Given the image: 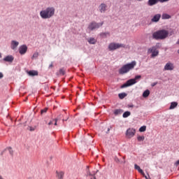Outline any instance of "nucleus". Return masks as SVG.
<instances>
[{
  "mask_svg": "<svg viewBox=\"0 0 179 179\" xmlns=\"http://www.w3.org/2000/svg\"><path fill=\"white\" fill-rule=\"evenodd\" d=\"M119 98L122 100V99H124V97H127V94L125 92L120 93L118 94Z\"/></svg>",
  "mask_w": 179,
  "mask_h": 179,
  "instance_id": "4be33fe9",
  "label": "nucleus"
},
{
  "mask_svg": "<svg viewBox=\"0 0 179 179\" xmlns=\"http://www.w3.org/2000/svg\"><path fill=\"white\" fill-rule=\"evenodd\" d=\"M59 120H61V115L59 116V118H56L55 120H54V122H55V125H57V122Z\"/></svg>",
  "mask_w": 179,
  "mask_h": 179,
  "instance_id": "f704fd0d",
  "label": "nucleus"
},
{
  "mask_svg": "<svg viewBox=\"0 0 179 179\" xmlns=\"http://www.w3.org/2000/svg\"><path fill=\"white\" fill-rule=\"evenodd\" d=\"M137 141H138V142H141L142 141H145V136H139L137 137Z\"/></svg>",
  "mask_w": 179,
  "mask_h": 179,
  "instance_id": "bb28decb",
  "label": "nucleus"
},
{
  "mask_svg": "<svg viewBox=\"0 0 179 179\" xmlns=\"http://www.w3.org/2000/svg\"><path fill=\"white\" fill-rule=\"evenodd\" d=\"M173 69H174V64H173L172 63H166L164 66L165 71H173Z\"/></svg>",
  "mask_w": 179,
  "mask_h": 179,
  "instance_id": "9b49d317",
  "label": "nucleus"
},
{
  "mask_svg": "<svg viewBox=\"0 0 179 179\" xmlns=\"http://www.w3.org/2000/svg\"><path fill=\"white\" fill-rule=\"evenodd\" d=\"M38 58V52H36L31 57V59H36Z\"/></svg>",
  "mask_w": 179,
  "mask_h": 179,
  "instance_id": "b1692460",
  "label": "nucleus"
},
{
  "mask_svg": "<svg viewBox=\"0 0 179 179\" xmlns=\"http://www.w3.org/2000/svg\"><path fill=\"white\" fill-rule=\"evenodd\" d=\"M28 75L29 76H38V71L34 70L29 71H28Z\"/></svg>",
  "mask_w": 179,
  "mask_h": 179,
  "instance_id": "dca6fc26",
  "label": "nucleus"
},
{
  "mask_svg": "<svg viewBox=\"0 0 179 179\" xmlns=\"http://www.w3.org/2000/svg\"><path fill=\"white\" fill-rule=\"evenodd\" d=\"M152 37L155 40H164L169 37V31L166 29H161L152 34Z\"/></svg>",
  "mask_w": 179,
  "mask_h": 179,
  "instance_id": "7ed1b4c3",
  "label": "nucleus"
},
{
  "mask_svg": "<svg viewBox=\"0 0 179 179\" xmlns=\"http://www.w3.org/2000/svg\"><path fill=\"white\" fill-rule=\"evenodd\" d=\"M63 121H66V120H65V119H63Z\"/></svg>",
  "mask_w": 179,
  "mask_h": 179,
  "instance_id": "58836bf2",
  "label": "nucleus"
},
{
  "mask_svg": "<svg viewBox=\"0 0 179 179\" xmlns=\"http://www.w3.org/2000/svg\"><path fill=\"white\" fill-rule=\"evenodd\" d=\"M134 169L136 170H138V173H140V174H142V176H145V172H143V170H142L141 169V167L139 166H138V164H134Z\"/></svg>",
  "mask_w": 179,
  "mask_h": 179,
  "instance_id": "2eb2a0df",
  "label": "nucleus"
},
{
  "mask_svg": "<svg viewBox=\"0 0 179 179\" xmlns=\"http://www.w3.org/2000/svg\"><path fill=\"white\" fill-rule=\"evenodd\" d=\"M150 94V91H149L148 90H145L143 93V97H149V95Z\"/></svg>",
  "mask_w": 179,
  "mask_h": 179,
  "instance_id": "aec40b11",
  "label": "nucleus"
},
{
  "mask_svg": "<svg viewBox=\"0 0 179 179\" xmlns=\"http://www.w3.org/2000/svg\"><path fill=\"white\" fill-rule=\"evenodd\" d=\"M123 159H125V157H123ZM116 162L117 163H121V164H125V160H124L123 162H120V159L117 158Z\"/></svg>",
  "mask_w": 179,
  "mask_h": 179,
  "instance_id": "7c9ffc66",
  "label": "nucleus"
},
{
  "mask_svg": "<svg viewBox=\"0 0 179 179\" xmlns=\"http://www.w3.org/2000/svg\"><path fill=\"white\" fill-rule=\"evenodd\" d=\"M3 78V74L2 73H0V79H2Z\"/></svg>",
  "mask_w": 179,
  "mask_h": 179,
  "instance_id": "e433bc0d",
  "label": "nucleus"
},
{
  "mask_svg": "<svg viewBox=\"0 0 179 179\" xmlns=\"http://www.w3.org/2000/svg\"><path fill=\"white\" fill-rule=\"evenodd\" d=\"M54 121H55V120H51V121L48 123V125H52V124H54Z\"/></svg>",
  "mask_w": 179,
  "mask_h": 179,
  "instance_id": "c9c22d12",
  "label": "nucleus"
},
{
  "mask_svg": "<svg viewBox=\"0 0 179 179\" xmlns=\"http://www.w3.org/2000/svg\"><path fill=\"white\" fill-rule=\"evenodd\" d=\"M55 15V8L48 7L40 12V16L42 19H51Z\"/></svg>",
  "mask_w": 179,
  "mask_h": 179,
  "instance_id": "f257e3e1",
  "label": "nucleus"
},
{
  "mask_svg": "<svg viewBox=\"0 0 179 179\" xmlns=\"http://www.w3.org/2000/svg\"><path fill=\"white\" fill-rule=\"evenodd\" d=\"M160 17H162V15L160 14H156L154 15V17L152 18L151 21L153 22H157L159 20H160Z\"/></svg>",
  "mask_w": 179,
  "mask_h": 179,
  "instance_id": "f8f14e48",
  "label": "nucleus"
},
{
  "mask_svg": "<svg viewBox=\"0 0 179 179\" xmlns=\"http://www.w3.org/2000/svg\"><path fill=\"white\" fill-rule=\"evenodd\" d=\"M7 150H8L10 155H11V156H13V150H12V148L8 147L7 148Z\"/></svg>",
  "mask_w": 179,
  "mask_h": 179,
  "instance_id": "c756f323",
  "label": "nucleus"
},
{
  "mask_svg": "<svg viewBox=\"0 0 179 179\" xmlns=\"http://www.w3.org/2000/svg\"><path fill=\"white\" fill-rule=\"evenodd\" d=\"M0 57H1V55H0Z\"/></svg>",
  "mask_w": 179,
  "mask_h": 179,
  "instance_id": "a19ab883",
  "label": "nucleus"
},
{
  "mask_svg": "<svg viewBox=\"0 0 179 179\" xmlns=\"http://www.w3.org/2000/svg\"><path fill=\"white\" fill-rule=\"evenodd\" d=\"M103 22H100V23H97L96 22H92L91 23H90L89 26H88V29L89 30L93 31V30H96V29H99V27H101V26H103Z\"/></svg>",
  "mask_w": 179,
  "mask_h": 179,
  "instance_id": "423d86ee",
  "label": "nucleus"
},
{
  "mask_svg": "<svg viewBox=\"0 0 179 179\" xmlns=\"http://www.w3.org/2000/svg\"><path fill=\"white\" fill-rule=\"evenodd\" d=\"M120 113H121V110L120 109H117L115 110L114 113L115 114V115H117V114H120Z\"/></svg>",
  "mask_w": 179,
  "mask_h": 179,
  "instance_id": "72a5a7b5",
  "label": "nucleus"
},
{
  "mask_svg": "<svg viewBox=\"0 0 179 179\" xmlns=\"http://www.w3.org/2000/svg\"><path fill=\"white\" fill-rule=\"evenodd\" d=\"M157 50V46H152V48H150L148 50V54H152V52Z\"/></svg>",
  "mask_w": 179,
  "mask_h": 179,
  "instance_id": "f3484780",
  "label": "nucleus"
},
{
  "mask_svg": "<svg viewBox=\"0 0 179 179\" xmlns=\"http://www.w3.org/2000/svg\"><path fill=\"white\" fill-rule=\"evenodd\" d=\"M143 177H145V179H148V176H146L145 175H143Z\"/></svg>",
  "mask_w": 179,
  "mask_h": 179,
  "instance_id": "4c0bfd02",
  "label": "nucleus"
},
{
  "mask_svg": "<svg viewBox=\"0 0 179 179\" xmlns=\"http://www.w3.org/2000/svg\"><path fill=\"white\" fill-rule=\"evenodd\" d=\"M170 0H148V6H153L154 5H156L158 2H160V3H164V2H169Z\"/></svg>",
  "mask_w": 179,
  "mask_h": 179,
  "instance_id": "0eeeda50",
  "label": "nucleus"
},
{
  "mask_svg": "<svg viewBox=\"0 0 179 179\" xmlns=\"http://www.w3.org/2000/svg\"><path fill=\"white\" fill-rule=\"evenodd\" d=\"M136 133V130H135L134 128H129L127 130L126 135L127 138H132L135 136Z\"/></svg>",
  "mask_w": 179,
  "mask_h": 179,
  "instance_id": "6e6552de",
  "label": "nucleus"
},
{
  "mask_svg": "<svg viewBox=\"0 0 179 179\" xmlns=\"http://www.w3.org/2000/svg\"><path fill=\"white\" fill-rule=\"evenodd\" d=\"M158 55H159V50H157L152 52V57H157Z\"/></svg>",
  "mask_w": 179,
  "mask_h": 179,
  "instance_id": "a878e982",
  "label": "nucleus"
},
{
  "mask_svg": "<svg viewBox=\"0 0 179 179\" xmlns=\"http://www.w3.org/2000/svg\"><path fill=\"white\" fill-rule=\"evenodd\" d=\"M50 66H52V64H51Z\"/></svg>",
  "mask_w": 179,
  "mask_h": 179,
  "instance_id": "ea45409f",
  "label": "nucleus"
},
{
  "mask_svg": "<svg viewBox=\"0 0 179 179\" xmlns=\"http://www.w3.org/2000/svg\"><path fill=\"white\" fill-rule=\"evenodd\" d=\"M178 106V103L171 102V106L169 107V110H174V108H176V107H177Z\"/></svg>",
  "mask_w": 179,
  "mask_h": 179,
  "instance_id": "a211bd4d",
  "label": "nucleus"
},
{
  "mask_svg": "<svg viewBox=\"0 0 179 179\" xmlns=\"http://www.w3.org/2000/svg\"><path fill=\"white\" fill-rule=\"evenodd\" d=\"M88 43L90 44H94L96 43V39H94V38H90L89 40H88Z\"/></svg>",
  "mask_w": 179,
  "mask_h": 179,
  "instance_id": "5701e85b",
  "label": "nucleus"
},
{
  "mask_svg": "<svg viewBox=\"0 0 179 179\" xmlns=\"http://www.w3.org/2000/svg\"><path fill=\"white\" fill-rule=\"evenodd\" d=\"M145 131H146V126H143V127H140V129H139L140 132H145Z\"/></svg>",
  "mask_w": 179,
  "mask_h": 179,
  "instance_id": "c85d7f7f",
  "label": "nucleus"
},
{
  "mask_svg": "<svg viewBox=\"0 0 179 179\" xmlns=\"http://www.w3.org/2000/svg\"><path fill=\"white\" fill-rule=\"evenodd\" d=\"M170 17H171V16H170V15H169V14H163L162 15V19H170Z\"/></svg>",
  "mask_w": 179,
  "mask_h": 179,
  "instance_id": "cd10ccee",
  "label": "nucleus"
},
{
  "mask_svg": "<svg viewBox=\"0 0 179 179\" xmlns=\"http://www.w3.org/2000/svg\"><path fill=\"white\" fill-rule=\"evenodd\" d=\"M64 172H57V177L58 179H64Z\"/></svg>",
  "mask_w": 179,
  "mask_h": 179,
  "instance_id": "6ab92c4d",
  "label": "nucleus"
},
{
  "mask_svg": "<svg viewBox=\"0 0 179 179\" xmlns=\"http://www.w3.org/2000/svg\"><path fill=\"white\" fill-rule=\"evenodd\" d=\"M126 45L122 43H111L108 45V49L110 51H114L115 50H118V48H125Z\"/></svg>",
  "mask_w": 179,
  "mask_h": 179,
  "instance_id": "39448f33",
  "label": "nucleus"
},
{
  "mask_svg": "<svg viewBox=\"0 0 179 179\" xmlns=\"http://www.w3.org/2000/svg\"><path fill=\"white\" fill-rule=\"evenodd\" d=\"M141 78L142 76H136L135 78L130 79L127 80L126 83L123 84L122 85V88L128 87L129 86H132V85H135V83H136V80H138V79H141Z\"/></svg>",
  "mask_w": 179,
  "mask_h": 179,
  "instance_id": "20e7f679",
  "label": "nucleus"
},
{
  "mask_svg": "<svg viewBox=\"0 0 179 179\" xmlns=\"http://www.w3.org/2000/svg\"><path fill=\"white\" fill-rule=\"evenodd\" d=\"M48 110V108H45L44 109H42L41 110V114H44V113H47V110Z\"/></svg>",
  "mask_w": 179,
  "mask_h": 179,
  "instance_id": "473e14b6",
  "label": "nucleus"
},
{
  "mask_svg": "<svg viewBox=\"0 0 179 179\" xmlns=\"http://www.w3.org/2000/svg\"><path fill=\"white\" fill-rule=\"evenodd\" d=\"M57 75H65V70L64 69H60Z\"/></svg>",
  "mask_w": 179,
  "mask_h": 179,
  "instance_id": "393cba45",
  "label": "nucleus"
},
{
  "mask_svg": "<svg viewBox=\"0 0 179 179\" xmlns=\"http://www.w3.org/2000/svg\"><path fill=\"white\" fill-rule=\"evenodd\" d=\"M17 45H19V42L15 41H11V48L12 50H16L17 48Z\"/></svg>",
  "mask_w": 179,
  "mask_h": 179,
  "instance_id": "4468645a",
  "label": "nucleus"
},
{
  "mask_svg": "<svg viewBox=\"0 0 179 179\" xmlns=\"http://www.w3.org/2000/svg\"><path fill=\"white\" fill-rule=\"evenodd\" d=\"M99 10L101 12V13H106V11L107 10V4L102 3L99 6Z\"/></svg>",
  "mask_w": 179,
  "mask_h": 179,
  "instance_id": "1a4fd4ad",
  "label": "nucleus"
},
{
  "mask_svg": "<svg viewBox=\"0 0 179 179\" xmlns=\"http://www.w3.org/2000/svg\"><path fill=\"white\" fill-rule=\"evenodd\" d=\"M19 52L21 55H24L27 52V46L26 45H22L19 48Z\"/></svg>",
  "mask_w": 179,
  "mask_h": 179,
  "instance_id": "9d476101",
  "label": "nucleus"
},
{
  "mask_svg": "<svg viewBox=\"0 0 179 179\" xmlns=\"http://www.w3.org/2000/svg\"><path fill=\"white\" fill-rule=\"evenodd\" d=\"M101 36L102 37H107V36H110V34L108 32H105V33L101 34Z\"/></svg>",
  "mask_w": 179,
  "mask_h": 179,
  "instance_id": "2f4dec72",
  "label": "nucleus"
},
{
  "mask_svg": "<svg viewBox=\"0 0 179 179\" xmlns=\"http://www.w3.org/2000/svg\"><path fill=\"white\" fill-rule=\"evenodd\" d=\"M13 59H15L13 56L8 55L3 59V61H5V62H13Z\"/></svg>",
  "mask_w": 179,
  "mask_h": 179,
  "instance_id": "ddd939ff",
  "label": "nucleus"
},
{
  "mask_svg": "<svg viewBox=\"0 0 179 179\" xmlns=\"http://www.w3.org/2000/svg\"><path fill=\"white\" fill-rule=\"evenodd\" d=\"M135 66H136V62L132 61L131 63L123 65L122 68L119 69V73L120 75H125V73H128L129 71H132Z\"/></svg>",
  "mask_w": 179,
  "mask_h": 179,
  "instance_id": "f03ea898",
  "label": "nucleus"
},
{
  "mask_svg": "<svg viewBox=\"0 0 179 179\" xmlns=\"http://www.w3.org/2000/svg\"><path fill=\"white\" fill-rule=\"evenodd\" d=\"M129 115H131V112L126 111L123 113L122 117H123V118H128V117H129Z\"/></svg>",
  "mask_w": 179,
  "mask_h": 179,
  "instance_id": "412c9836",
  "label": "nucleus"
}]
</instances>
